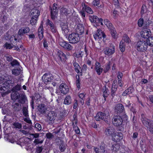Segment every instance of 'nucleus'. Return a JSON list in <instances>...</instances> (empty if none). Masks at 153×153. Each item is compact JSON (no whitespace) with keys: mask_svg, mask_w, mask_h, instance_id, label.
<instances>
[{"mask_svg":"<svg viewBox=\"0 0 153 153\" xmlns=\"http://www.w3.org/2000/svg\"><path fill=\"white\" fill-rule=\"evenodd\" d=\"M10 64L12 66H19V62L16 60H14L10 62Z\"/></svg>","mask_w":153,"mask_h":153,"instance_id":"5fc2aeb1","label":"nucleus"},{"mask_svg":"<svg viewBox=\"0 0 153 153\" xmlns=\"http://www.w3.org/2000/svg\"><path fill=\"white\" fill-rule=\"evenodd\" d=\"M106 87H105V90L103 92V96L105 99V98L107 97L108 95L109 90L108 88H106Z\"/></svg>","mask_w":153,"mask_h":153,"instance_id":"3c124183","label":"nucleus"},{"mask_svg":"<svg viewBox=\"0 0 153 153\" xmlns=\"http://www.w3.org/2000/svg\"><path fill=\"white\" fill-rule=\"evenodd\" d=\"M57 55L62 62H65L67 59L65 54L61 51L58 50V51Z\"/></svg>","mask_w":153,"mask_h":153,"instance_id":"f3484780","label":"nucleus"},{"mask_svg":"<svg viewBox=\"0 0 153 153\" xmlns=\"http://www.w3.org/2000/svg\"><path fill=\"white\" fill-rule=\"evenodd\" d=\"M46 136L47 138L50 140L52 139L53 137V135L50 132L47 133Z\"/></svg>","mask_w":153,"mask_h":153,"instance_id":"0e129e2a","label":"nucleus"},{"mask_svg":"<svg viewBox=\"0 0 153 153\" xmlns=\"http://www.w3.org/2000/svg\"><path fill=\"white\" fill-rule=\"evenodd\" d=\"M60 26L62 31L65 32L67 30L68 25L66 23L62 22L60 24Z\"/></svg>","mask_w":153,"mask_h":153,"instance_id":"79ce46f5","label":"nucleus"},{"mask_svg":"<svg viewBox=\"0 0 153 153\" xmlns=\"http://www.w3.org/2000/svg\"><path fill=\"white\" fill-rule=\"evenodd\" d=\"M104 51V52L105 54L110 56L115 52V47L113 45L110 46L109 47L106 48Z\"/></svg>","mask_w":153,"mask_h":153,"instance_id":"ddd939ff","label":"nucleus"},{"mask_svg":"<svg viewBox=\"0 0 153 153\" xmlns=\"http://www.w3.org/2000/svg\"><path fill=\"white\" fill-rule=\"evenodd\" d=\"M4 83L0 84V93L3 97L5 96L6 93H7V89L4 85Z\"/></svg>","mask_w":153,"mask_h":153,"instance_id":"aec40b11","label":"nucleus"},{"mask_svg":"<svg viewBox=\"0 0 153 153\" xmlns=\"http://www.w3.org/2000/svg\"><path fill=\"white\" fill-rule=\"evenodd\" d=\"M111 62L109 61L108 63L105 65V67L103 70L104 73H106L109 70L110 68Z\"/></svg>","mask_w":153,"mask_h":153,"instance_id":"a18cd8bd","label":"nucleus"},{"mask_svg":"<svg viewBox=\"0 0 153 153\" xmlns=\"http://www.w3.org/2000/svg\"><path fill=\"white\" fill-rule=\"evenodd\" d=\"M4 83L5 84L4 85L7 87L8 90V88H10V86L12 87H13L15 86L13 81L10 80H7L6 82H5Z\"/></svg>","mask_w":153,"mask_h":153,"instance_id":"72a5a7b5","label":"nucleus"},{"mask_svg":"<svg viewBox=\"0 0 153 153\" xmlns=\"http://www.w3.org/2000/svg\"><path fill=\"white\" fill-rule=\"evenodd\" d=\"M97 37L99 39H101L102 37L105 38L106 37V35L101 30H98L97 31Z\"/></svg>","mask_w":153,"mask_h":153,"instance_id":"c9c22d12","label":"nucleus"},{"mask_svg":"<svg viewBox=\"0 0 153 153\" xmlns=\"http://www.w3.org/2000/svg\"><path fill=\"white\" fill-rule=\"evenodd\" d=\"M95 69L97 74L99 75H100L103 70V68L101 67L100 63L97 62L96 63Z\"/></svg>","mask_w":153,"mask_h":153,"instance_id":"4be33fe9","label":"nucleus"},{"mask_svg":"<svg viewBox=\"0 0 153 153\" xmlns=\"http://www.w3.org/2000/svg\"><path fill=\"white\" fill-rule=\"evenodd\" d=\"M76 32L80 35H81L84 32V27L82 24H79L77 27L76 29Z\"/></svg>","mask_w":153,"mask_h":153,"instance_id":"b1692460","label":"nucleus"},{"mask_svg":"<svg viewBox=\"0 0 153 153\" xmlns=\"http://www.w3.org/2000/svg\"><path fill=\"white\" fill-rule=\"evenodd\" d=\"M79 34L75 33L70 34L68 37L69 42L72 44L77 43L79 41Z\"/></svg>","mask_w":153,"mask_h":153,"instance_id":"0eeeda50","label":"nucleus"},{"mask_svg":"<svg viewBox=\"0 0 153 153\" xmlns=\"http://www.w3.org/2000/svg\"><path fill=\"white\" fill-rule=\"evenodd\" d=\"M30 29L28 27H25L19 29L18 34L21 36H23L24 34L27 33L30 31Z\"/></svg>","mask_w":153,"mask_h":153,"instance_id":"412c9836","label":"nucleus"},{"mask_svg":"<svg viewBox=\"0 0 153 153\" xmlns=\"http://www.w3.org/2000/svg\"><path fill=\"white\" fill-rule=\"evenodd\" d=\"M46 24L47 25H49L50 27L54 25L53 22L49 19L47 20Z\"/></svg>","mask_w":153,"mask_h":153,"instance_id":"e2e57ef3","label":"nucleus"},{"mask_svg":"<svg viewBox=\"0 0 153 153\" xmlns=\"http://www.w3.org/2000/svg\"><path fill=\"white\" fill-rule=\"evenodd\" d=\"M104 23L109 29L113 38L114 39L116 38L117 36L116 35L117 32L112 23L107 19L104 20Z\"/></svg>","mask_w":153,"mask_h":153,"instance_id":"20e7f679","label":"nucleus"},{"mask_svg":"<svg viewBox=\"0 0 153 153\" xmlns=\"http://www.w3.org/2000/svg\"><path fill=\"white\" fill-rule=\"evenodd\" d=\"M35 127L37 130L40 131L42 129L41 125L38 123H36L35 124Z\"/></svg>","mask_w":153,"mask_h":153,"instance_id":"338daca9","label":"nucleus"},{"mask_svg":"<svg viewBox=\"0 0 153 153\" xmlns=\"http://www.w3.org/2000/svg\"><path fill=\"white\" fill-rule=\"evenodd\" d=\"M76 84L78 88H80V83L79 81V76L78 75H76Z\"/></svg>","mask_w":153,"mask_h":153,"instance_id":"69168bd1","label":"nucleus"},{"mask_svg":"<svg viewBox=\"0 0 153 153\" xmlns=\"http://www.w3.org/2000/svg\"><path fill=\"white\" fill-rule=\"evenodd\" d=\"M134 89L132 87H129L123 93L122 95L126 96L127 94H130L131 93L134 91Z\"/></svg>","mask_w":153,"mask_h":153,"instance_id":"7c9ffc66","label":"nucleus"},{"mask_svg":"<svg viewBox=\"0 0 153 153\" xmlns=\"http://www.w3.org/2000/svg\"><path fill=\"white\" fill-rule=\"evenodd\" d=\"M89 20L91 22H94L97 24L100 23L102 25H103L102 19L101 18L99 19L97 16H90Z\"/></svg>","mask_w":153,"mask_h":153,"instance_id":"2eb2a0df","label":"nucleus"},{"mask_svg":"<svg viewBox=\"0 0 153 153\" xmlns=\"http://www.w3.org/2000/svg\"><path fill=\"white\" fill-rule=\"evenodd\" d=\"M13 125L16 128H18V129H20L22 127V124L20 123H19L18 122H15L13 123Z\"/></svg>","mask_w":153,"mask_h":153,"instance_id":"8fccbe9b","label":"nucleus"},{"mask_svg":"<svg viewBox=\"0 0 153 153\" xmlns=\"http://www.w3.org/2000/svg\"><path fill=\"white\" fill-rule=\"evenodd\" d=\"M72 102L71 97L69 96H66L64 101V103L66 105H69Z\"/></svg>","mask_w":153,"mask_h":153,"instance_id":"58836bf2","label":"nucleus"},{"mask_svg":"<svg viewBox=\"0 0 153 153\" xmlns=\"http://www.w3.org/2000/svg\"><path fill=\"white\" fill-rule=\"evenodd\" d=\"M59 148L61 152H63L66 148V146L64 142L62 140H60L59 145Z\"/></svg>","mask_w":153,"mask_h":153,"instance_id":"c756f323","label":"nucleus"},{"mask_svg":"<svg viewBox=\"0 0 153 153\" xmlns=\"http://www.w3.org/2000/svg\"><path fill=\"white\" fill-rule=\"evenodd\" d=\"M38 110L41 114H43L45 113L46 108L45 105L43 104H39L38 105Z\"/></svg>","mask_w":153,"mask_h":153,"instance_id":"5701e85b","label":"nucleus"},{"mask_svg":"<svg viewBox=\"0 0 153 153\" xmlns=\"http://www.w3.org/2000/svg\"><path fill=\"white\" fill-rule=\"evenodd\" d=\"M52 76V74L50 72L45 73L42 77V80L43 82H45V80L46 81Z\"/></svg>","mask_w":153,"mask_h":153,"instance_id":"473e14b6","label":"nucleus"},{"mask_svg":"<svg viewBox=\"0 0 153 153\" xmlns=\"http://www.w3.org/2000/svg\"><path fill=\"white\" fill-rule=\"evenodd\" d=\"M119 48L122 52H124L125 50V44L123 41H121L120 42Z\"/></svg>","mask_w":153,"mask_h":153,"instance_id":"37998d69","label":"nucleus"},{"mask_svg":"<svg viewBox=\"0 0 153 153\" xmlns=\"http://www.w3.org/2000/svg\"><path fill=\"white\" fill-rule=\"evenodd\" d=\"M93 5L94 6H97V7H100L99 5L100 4V1L99 0H94L92 3Z\"/></svg>","mask_w":153,"mask_h":153,"instance_id":"13d9d810","label":"nucleus"},{"mask_svg":"<svg viewBox=\"0 0 153 153\" xmlns=\"http://www.w3.org/2000/svg\"><path fill=\"white\" fill-rule=\"evenodd\" d=\"M43 140H40L39 139H36L35 140L33 141V143L36 144H37L39 143H42L43 142Z\"/></svg>","mask_w":153,"mask_h":153,"instance_id":"774afa93","label":"nucleus"},{"mask_svg":"<svg viewBox=\"0 0 153 153\" xmlns=\"http://www.w3.org/2000/svg\"><path fill=\"white\" fill-rule=\"evenodd\" d=\"M22 113L25 117H29L28 106L26 105L25 106H23L22 108Z\"/></svg>","mask_w":153,"mask_h":153,"instance_id":"cd10ccee","label":"nucleus"},{"mask_svg":"<svg viewBox=\"0 0 153 153\" xmlns=\"http://www.w3.org/2000/svg\"><path fill=\"white\" fill-rule=\"evenodd\" d=\"M57 6L58 5L54 3L53 4L52 8L51 7H50L51 16L53 20L55 18L57 17L59 11V8H58Z\"/></svg>","mask_w":153,"mask_h":153,"instance_id":"1a4fd4ad","label":"nucleus"},{"mask_svg":"<svg viewBox=\"0 0 153 153\" xmlns=\"http://www.w3.org/2000/svg\"><path fill=\"white\" fill-rule=\"evenodd\" d=\"M106 117L105 114L100 111L97 113L96 116L94 118L96 120L100 121L104 119Z\"/></svg>","mask_w":153,"mask_h":153,"instance_id":"6ab92c4d","label":"nucleus"},{"mask_svg":"<svg viewBox=\"0 0 153 153\" xmlns=\"http://www.w3.org/2000/svg\"><path fill=\"white\" fill-rule=\"evenodd\" d=\"M148 45L153 46V36H149L146 40Z\"/></svg>","mask_w":153,"mask_h":153,"instance_id":"e433bc0d","label":"nucleus"},{"mask_svg":"<svg viewBox=\"0 0 153 153\" xmlns=\"http://www.w3.org/2000/svg\"><path fill=\"white\" fill-rule=\"evenodd\" d=\"M12 106L15 111H19L21 109V104L18 102L13 103Z\"/></svg>","mask_w":153,"mask_h":153,"instance_id":"a878e982","label":"nucleus"},{"mask_svg":"<svg viewBox=\"0 0 153 153\" xmlns=\"http://www.w3.org/2000/svg\"><path fill=\"white\" fill-rule=\"evenodd\" d=\"M73 65L74 67L75 70L76 72L77 73H80L82 74V72H80L79 71V69L81 68V67L78 63L75 62L73 63Z\"/></svg>","mask_w":153,"mask_h":153,"instance_id":"4c0bfd02","label":"nucleus"},{"mask_svg":"<svg viewBox=\"0 0 153 153\" xmlns=\"http://www.w3.org/2000/svg\"><path fill=\"white\" fill-rule=\"evenodd\" d=\"M148 44L147 42L144 40H140L137 42L135 48L137 50L140 52L146 51L147 48Z\"/></svg>","mask_w":153,"mask_h":153,"instance_id":"7ed1b4c3","label":"nucleus"},{"mask_svg":"<svg viewBox=\"0 0 153 153\" xmlns=\"http://www.w3.org/2000/svg\"><path fill=\"white\" fill-rule=\"evenodd\" d=\"M60 10L61 13L62 15H65L67 16L69 14L68 10L65 7V6H63L62 7H61Z\"/></svg>","mask_w":153,"mask_h":153,"instance_id":"2f4dec72","label":"nucleus"},{"mask_svg":"<svg viewBox=\"0 0 153 153\" xmlns=\"http://www.w3.org/2000/svg\"><path fill=\"white\" fill-rule=\"evenodd\" d=\"M83 8L84 10H85V11L89 14H92L93 11H92L91 8L88 6L86 5L85 3L84 4L83 6Z\"/></svg>","mask_w":153,"mask_h":153,"instance_id":"f704fd0d","label":"nucleus"},{"mask_svg":"<svg viewBox=\"0 0 153 153\" xmlns=\"http://www.w3.org/2000/svg\"><path fill=\"white\" fill-rule=\"evenodd\" d=\"M11 99L13 100H17L18 102L22 105L27 104V99L25 93L23 91L21 92L16 96L12 97Z\"/></svg>","mask_w":153,"mask_h":153,"instance_id":"f03ea898","label":"nucleus"},{"mask_svg":"<svg viewBox=\"0 0 153 153\" xmlns=\"http://www.w3.org/2000/svg\"><path fill=\"white\" fill-rule=\"evenodd\" d=\"M39 14V11L35 9H33L30 12V14L32 15V17H34L36 18H38Z\"/></svg>","mask_w":153,"mask_h":153,"instance_id":"c85d7f7f","label":"nucleus"},{"mask_svg":"<svg viewBox=\"0 0 153 153\" xmlns=\"http://www.w3.org/2000/svg\"><path fill=\"white\" fill-rule=\"evenodd\" d=\"M153 23V22L150 20H148L147 22L146 23V27H149L150 28V26Z\"/></svg>","mask_w":153,"mask_h":153,"instance_id":"052dcab7","label":"nucleus"},{"mask_svg":"<svg viewBox=\"0 0 153 153\" xmlns=\"http://www.w3.org/2000/svg\"><path fill=\"white\" fill-rule=\"evenodd\" d=\"M22 88V87L21 83L17 84L16 85H15L11 89V91H12L11 94V98L20 94L22 91L19 92V91Z\"/></svg>","mask_w":153,"mask_h":153,"instance_id":"6e6552de","label":"nucleus"},{"mask_svg":"<svg viewBox=\"0 0 153 153\" xmlns=\"http://www.w3.org/2000/svg\"><path fill=\"white\" fill-rule=\"evenodd\" d=\"M13 74L17 76L22 73V71L19 68L13 69L12 70Z\"/></svg>","mask_w":153,"mask_h":153,"instance_id":"bb28decb","label":"nucleus"},{"mask_svg":"<svg viewBox=\"0 0 153 153\" xmlns=\"http://www.w3.org/2000/svg\"><path fill=\"white\" fill-rule=\"evenodd\" d=\"M114 110L118 114H122L121 115L125 114L124 106L122 104H117L115 106Z\"/></svg>","mask_w":153,"mask_h":153,"instance_id":"9d476101","label":"nucleus"},{"mask_svg":"<svg viewBox=\"0 0 153 153\" xmlns=\"http://www.w3.org/2000/svg\"><path fill=\"white\" fill-rule=\"evenodd\" d=\"M115 81H113L112 85L111 91V94L112 97H113L116 94V92L117 90V86L115 84Z\"/></svg>","mask_w":153,"mask_h":153,"instance_id":"393cba45","label":"nucleus"},{"mask_svg":"<svg viewBox=\"0 0 153 153\" xmlns=\"http://www.w3.org/2000/svg\"><path fill=\"white\" fill-rule=\"evenodd\" d=\"M106 145L103 142H102L100 144V148L102 152V153H104L105 152V149L106 148Z\"/></svg>","mask_w":153,"mask_h":153,"instance_id":"c03bdc74","label":"nucleus"},{"mask_svg":"<svg viewBox=\"0 0 153 153\" xmlns=\"http://www.w3.org/2000/svg\"><path fill=\"white\" fill-rule=\"evenodd\" d=\"M123 136L121 133L115 132L112 137V140L116 142L120 141L123 139Z\"/></svg>","mask_w":153,"mask_h":153,"instance_id":"f8f14e48","label":"nucleus"},{"mask_svg":"<svg viewBox=\"0 0 153 153\" xmlns=\"http://www.w3.org/2000/svg\"><path fill=\"white\" fill-rule=\"evenodd\" d=\"M59 89L61 93L63 94H66L69 91V88L66 84H62L59 86Z\"/></svg>","mask_w":153,"mask_h":153,"instance_id":"a211bd4d","label":"nucleus"},{"mask_svg":"<svg viewBox=\"0 0 153 153\" xmlns=\"http://www.w3.org/2000/svg\"><path fill=\"white\" fill-rule=\"evenodd\" d=\"M115 129L113 127L110 126L104 130V133L107 137H112L115 132Z\"/></svg>","mask_w":153,"mask_h":153,"instance_id":"9b49d317","label":"nucleus"},{"mask_svg":"<svg viewBox=\"0 0 153 153\" xmlns=\"http://www.w3.org/2000/svg\"><path fill=\"white\" fill-rule=\"evenodd\" d=\"M152 33L149 29L143 28L141 31V36L144 38H148L151 35Z\"/></svg>","mask_w":153,"mask_h":153,"instance_id":"4468645a","label":"nucleus"},{"mask_svg":"<svg viewBox=\"0 0 153 153\" xmlns=\"http://www.w3.org/2000/svg\"><path fill=\"white\" fill-rule=\"evenodd\" d=\"M42 97L41 94H39L38 92H36L35 94L34 99L38 100Z\"/></svg>","mask_w":153,"mask_h":153,"instance_id":"09e8293b","label":"nucleus"},{"mask_svg":"<svg viewBox=\"0 0 153 153\" xmlns=\"http://www.w3.org/2000/svg\"><path fill=\"white\" fill-rule=\"evenodd\" d=\"M53 77L52 76L50 78H49L48 79H47L46 81L45 80V82H44V84H45V85H49V82H51V81L53 80Z\"/></svg>","mask_w":153,"mask_h":153,"instance_id":"bf43d9fd","label":"nucleus"},{"mask_svg":"<svg viewBox=\"0 0 153 153\" xmlns=\"http://www.w3.org/2000/svg\"><path fill=\"white\" fill-rule=\"evenodd\" d=\"M6 59L8 61H11L12 60L13 58L10 55L6 54L4 56Z\"/></svg>","mask_w":153,"mask_h":153,"instance_id":"6e6d98bb","label":"nucleus"},{"mask_svg":"<svg viewBox=\"0 0 153 153\" xmlns=\"http://www.w3.org/2000/svg\"><path fill=\"white\" fill-rule=\"evenodd\" d=\"M128 120V117L126 114H124L121 116L116 115L113 117L112 122L113 124L116 126H122L124 121Z\"/></svg>","mask_w":153,"mask_h":153,"instance_id":"f257e3e1","label":"nucleus"},{"mask_svg":"<svg viewBox=\"0 0 153 153\" xmlns=\"http://www.w3.org/2000/svg\"><path fill=\"white\" fill-rule=\"evenodd\" d=\"M147 11V9L146 5L145 4H143L141 7V15L146 13Z\"/></svg>","mask_w":153,"mask_h":153,"instance_id":"49530a36","label":"nucleus"},{"mask_svg":"<svg viewBox=\"0 0 153 153\" xmlns=\"http://www.w3.org/2000/svg\"><path fill=\"white\" fill-rule=\"evenodd\" d=\"M140 144L141 145V148L142 151L144 152H147V149L146 147V145L145 144H142V143L140 142Z\"/></svg>","mask_w":153,"mask_h":153,"instance_id":"864d4df0","label":"nucleus"},{"mask_svg":"<svg viewBox=\"0 0 153 153\" xmlns=\"http://www.w3.org/2000/svg\"><path fill=\"white\" fill-rule=\"evenodd\" d=\"M119 146L117 144H114L112 145L111 147V150L113 151H116L118 148Z\"/></svg>","mask_w":153,"mask_h":153,"instance_id":"de8ad7c7","label":"nucleus"},{"mask_svg":"<svg viewBox=\"0 0 153 153\" xmlns=\"http://www.w3.org/2000/svg\"><path fill=\"white\" fill-rule=\"evenodd\" d=\"M51 31L53 33H56L57 31L56 29V26L55 25H54L53 26H52L50 27Z\"/></svg>","mask_w":153,"mask_h":153,"instance_id":"680f3d73","label":"nucleus"},{"mask_svg":"<svg viewBox=\"0 0 153 153\" xmlns=\"http://www.w3.org/2000/svg\"><path fill=\"white\" fill-rule=\"evenodd\" d=\"M37 19L35 18L34 17H32L30 21V24L32 25H35L37 21Z\"/></svg>","mask_w":153,"mask_h":153,"instance_id":"4d7b16f0","label":"nucleus"},{"mask_svg":"<svg viewBox=\"0 0 153 153\" xmlns=\"http://www.w3.org/2000/svg\"><path fill=\"white\" fill-rule=\"evenodd\" d=\"M43 27L40 26L38 29V34L39 36V38L42 39L43 36Z\"/></svg>","mask_w":153,"mask_h":153,"instance_id":"a19ab883","label":"nucleus"},{"mask_svg":"<svg viewBox=\"0 0 153 153\" xmlns=\"http://www.w3.org/2000/svg\"><path fill=\"white\" fill-rule=\"evenodd\" d=\"M144 20L143 18H140L138 21L137 25L139 27H142L143 24Z\"/></svg>","mask_w":153,"mask_h":153,"instance_id":"603ef678","label":"nucleus"},{"mask_svg":"<svg viewBox=\"0 0 153 153\" xmlns=\"http://www.w3.org/2000/svg\"><path fill=\"white\" fill-rule=\"evenodd\" d=\"M56 83L55 82H49V85H45V89H52V86H55L56 85Z\"/></svg>","mask_w":153,"mask_h":153,"instance_id":"ea45409f","label":"nucleus"},{"mask_svg":"<svg viewBox=\"0 0 153 153\" xmlns=\"http://www.w3.org/2000/svg\"><path fill=\"white\" fill-rule=\"evenodd\" d=\"M141 120L143 124L146 127H151L153 125V121L152 120L148 119L146 115L143 114H141Z\"/></svg>","mask_w":153,"mask_h":153,"instance_id":"423d86ee","label":"nucleus"},{"mask_svg":"<svg viewBox=\"0 0 153 153\" xmlns=\"http://www.w3.org/2000/svg\"><path fill=\"white\" fill-rule=\"evenodd\" d=\"M57 114L56 112L52 111H49L48 114H46L47 117L46 120L50 124H52L54 123V121L56 118Z\"/></svg>","mask_w":153,"mask_h":153,"instance_id":"39448f33","label":"nucleus"},{"mask_svg":"<svg viewBox=\"0 0 153 153\" xmlns=\"http://www.w3.org/2000/svg\"><path fill=\"white\" fill-rule=\"evenodd\" d=\"M59 45L68 51H71L73 49V47L68 42L65 41L60 42Z\"/></svg>","mask_w":153,"mask_h":153,"instance_id":"dca6fc26","label":"nucleus"}]
</instances>
